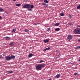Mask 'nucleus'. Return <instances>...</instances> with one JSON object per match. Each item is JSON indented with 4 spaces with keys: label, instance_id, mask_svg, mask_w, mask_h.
<instances>
[{
    "label": "nucleus",
    "instance_id": "1",
    "mask_svg": "<svg viewBox=\"0 0 80 80\" xmlns=\"http://www.w3.org/2000/svg\"><path fill=\"white\" fill-rule=\"evenodd\" d=\"M34 7L33 5H31L30 4H25L23 6V8H26L27 10L29 11H30L31 10V8L32 9Z\"/></svg>",
    "mask_w": 80,
    "mask_h": 80
},
{
    "label": "nucleus",
    "instance_id": "2",
    "mask_svg": "<svg viewBox=\"0 0 80 80\" xmlns=\"http://www.w3.org/2000/svg\"><path fill=\"white\" fill-rule=\"evenodd\" d=\"M45 65L44 63H42L41 64H38L37 66H36V69L37 70H41L42 68V67H44Z\"/></svg>",
    "mask_w": 80,
    "mask_h": 80
},
{
    "label": "nucleus",
    "instance_id": "3",
    "mask_svg": "<svg viewBox=\"0 0 80 80\" xmlns=\"http://www.w3.org/2000/svg\"><path fill=\"white\" fill-rule=\"evenodd\" d=\"M73 32L75 34H80V28L75 29L73 31Z\"/></svg>",
    "mask_w": 80,
    "mask_h": 80
},
{
    "label": "nucleus",
    "instance_id": "4",
    "mask_svg": "<svg viewBox=\"0 0 80 80\" xmlns=\"http://www.w3.org/2000/svg\"><path fill=\"white\" fill-rule=\"evenodd\" d=\"M5 59H6V60L7 61H9L12 59V58H10V57L8 56H6L5 57Z\"/></svg>",
    "mask_w": 80,
    "mask_h": 80
},
{
    "label": "nucleus",
    "instance_id": "5",
    "mask_svg": "<svg viewBox=\"0 0 80 80\" xmlns=\"http://www.w3.org/2000/svg\"><path fill=\"white\" fill-rule=\"evenodd\" d=\"M72 35H68V36L67 39L69 40H71L72 39Z\"/></svg>",
    "mask_w": 80,
    "mask_h": 80
},
{
    "label": "nucleus",
    "instance_id": "6",
    "mask_svg": "<svg viewBox=\"0 0 80 80\" xmlns=\"http://www.w3.org/2000/svg\"><path fill=\"white\" fill-rule=\"evenodd\" d=\"M60 76H61L60 74H58L55 76V77L56 78H58L60 77Z\"/></svg>",
    "mask_w": 80,
    "mask_h": 80
},
{
    "label": "nucleus",
    "instance_id": "7",
    "mask_svg": "<svg viewBox=\"0 0 80 80\" xmlns=\"http://www.w3.org/2000/svg\"><path fill=\"white\" fill-rule=\"evenodd\" d=\"M42 4L43 5L44 7H48V4H47L46 3H42Z\"/></svg>",
    "mask_w": 80,
    "mask_h": 80
},
{
    "label": "nucleus",
    "instance_id": "8",
    "mask_svg": "<svg viewBox=\"0 0 80 80\" xmlns=\"http://www.w3.org/2000/svg\"><path fill=\"white\" fill-rule=\"evenodd\" d=\"M49 40H50L49 39H46L45 40H44V42L45 43L48 42H49Z\"/></svg>",
    "mask_w": 80,
    "mask_h": 80
},
{
    "label": "nucleus",
    "instance_id": "9",
    "mask_svg": "<svg viewBox=\"0 0 80 80\" xmlns=\"http://www.w3.org/2000/svg\"><path fill=\"white\" fill-rule=\"evenodd\" d=\"M13 43L14 42H12L11 43H10V44H9V45H10V47H12L13 46Z\"/></svg>",
    "mask_w": 80,
    "mask_h": 80
},
{
    "label": "nucleus",
    "instance_id": "10",
    "mask_svg": "<svg viewBox=\"0 0 80 80\" xmlns=\"http://www.w3.org/2000/svg\"><path fill=\"white\" fill-rule=\"evenodd\" d=\"M10 58H11L12 59H15V56H14V55H12L10 57Z\"/></svg>",
    "mask_w": 80,
    "mask_h": 80
},
{
    "label": "nucleus",
    "instance_id": "11",
    "mask_svg": "<svg viewBox=\"0 0 80 80\" xmlns=\"http://www.w3.org/2000/svg\"><path fill=\"white\" fill-rule=\"evenodd\" d=\"M51 48L50 47H48V48H46L44 49V50L45 51H46L47 50H50Z\"/></svg>",
    "mask_w": 80,
    "mask_h": 80
},
{
    "label": "nucleus",
    "instance_id": "12",
    "mask_svg": "<svg viewBox=\"0 0 80 80\" xmlns=\"http://www.w3.org/2000/svg\"><path fill=\"white\" fill-rule=\"evenodd\" d=\"M33 55V54L32 53H30V54H29V55H28V57H29V58H31L32 57Z\"/></svg>",
    "mask_w": 80,
    "mask_h": 80
},
{
    "label": "nucleus",
    "instance_id": "13",
    "mask_svg": "<svg viewBox=\"0 0 80 80\" xmlns=\"http://www.w3.org/2000/svg\"><path fill=\"white\" fill-rule=\"evenodd\" d=\"M15 31H16V29L15 28H13L12 30V32L14 33L15 32Z\"/></svg>",
    "mask_w": 80,
    "mask_h": 80
},
{
    "label": "nucleus",
    "instance_id": "14",
    "mask_svg": "<svg viewBox=\"0 0 80 80\" xmlns=\"http://www.w3.org/2000/svg\"><path fill=\"white\" fill-rule=\"evenodd\" d=\"M60 30V28H56V29H55V31H59Z\"/></svg>",
    "mask_w": 80,
    "mask_h": 80
},
{
    "label": "nucleus",
    "instance_id": "15",
    "mask_svg": "<svg viewBox=\"0 0 80 80\" xmlns=\"http://www.w3.org/2000/svg\"><path fill=\"white\" fill-rule=\"evenodd\" d=\"M59 25H60V23H56V24H55V26H58Z\"/></svg>",
    "mask_w": 80,
    "mask_h": 80
},
{
    "label": "nucleus",
    "instance_id": "16",
    "mask_svg": "<svg viewBox=\"0 0 80 80\" xmlns=\"http://www.w3.org/2000/svg\"><path fill=\"white\" fill-rule=\"evenodd\" d=\"M44 2L45 3H48V2H49V1L47 0H44Z\"/></svg>",
    "mask_w": 80,
    "mask_h": 80
},
{
    "label": "nucleus",
    "instance_id": "17",
    "mask_svg": "<svg viewBox=\"0 0 80 80\" xmlns=\"http://www.w3.org/2000/svg\"><path fill=\"white\" fill-rule=\"evenodd\" d=\"M7 72H8V73H10V74H11L12 73H13V72L12 71H7Z\"/></svg>",
    "mask_w": 80,
    "mask_h": 80
},
{
    "label": "nucleus",
    "instance_id": "18",
    "mask_svg": "<svg viewBox=\"0 0 80 80\" xmlns=\"http://www.w3.org/2000/svg\"><path fill=\"white\" fill-rule=\"evenodd\" d=\"M5 39L6 40H9L10 39V38L9 37H5Z\"/></svg>",
    "mask_w": 80,
    "mask_h": 80
},
{
    "label": "nucleus",
    "instance_id": "19",
    "mask_svg": "<svg viewBox=\"0 0 80 80\" xmlns=\"http://www.w3.org/2000/svg\"><path fill=\"white\" fill-rule=\"evenodd\" d=\"M24 32H29V30H28L27 29H25L24 30Z\"/></svg>",
    "mask_w": 80,
    "mask_h": 80
},
{
    "label": "nucleus",
    "instance_id": "20",
    "mask_svg": "<svg viewBox=\"0 0 80 80\" xmlns=\"http://www.w3.org/2000/svg\"><path fill=\"white\" fill-rule=\"evenodd\" d=\"M60 15L61 16H64V14L62 12H61L60 14Z\"/></svg>",
    "mask_w": 80,
    "mask_h": 80
},
{
    "label": "nucleus",
    "instance_id": "21",
    "mask_svg": "<svg viewBox=\"0 0 80 80\" xmlns=\"http://www.w3.org/2000/svg\"><path fill=\"white\" fill-rule=\"evenodd\" d=\"M40 24V23H33V25H38V24Z\"/></svg>",
    "mask_w": 80,
    "mask_h": 80
},
{
    "label": "nucleus",
    "instance_id": "22",
    "mask_svg": "<svg viewBox=\"0 0 80 80\" xmlns=\"http://www.w3.org/2000/svg\"><path fill=\"white\" fill-rule=\"evenodd\" d=\"M3 9L2 8H0V12H1L3 11Z\"/></svg>",
    "mask_w": 80,
    "mask_h": 80
},
{
    "label": "nucleus",
    "instance_id": "23",
    "mask_svg": "<svg viewBox=\"0 0 80 80\" xmlns=\"http://www.w3.org/2000/svg\"><path fill=\"white\" fill-rule=\"evenodd\" d=\"M16 6H21L20 4H16Z\"/></svg>",
    "mask_w": 80,
    "mask_h": 80
},
{
    "label": "nucleus",
    "instance_id": "24",
    "mask_svg": "<svg viewBox=\"0 0 80 80\" xmlns=\"http://www.w3.org/2000/svg\"><path fill=\"white\" fill-rule=\"evenodd\" d=\"M80 48V46H77L75 48V49H78V48Z\"/></svg>",
    "mask_w": 80,
    "mask_h": 80
},
{
    "label": "nucleus",
    "instance_id": "25",
    "mask_svg": "<svg viewBox=\"0 0 80 80\" xmlns=\"http://www.w3.org/2000/svg\"><path fill=\"white\" fill-rule=\"evenodd\" d=\"M77 9H80V5L77 6Z\"/></svg>",
    "mask_w": 80,
    "mask_h": 80
},
{
    "label": "nucleus",
    "instance_id": "26",
    "mask_svg": "<svg viewBox=\"0 0 80 80\" xmlns=\"http://www.w3.org/2000/svg\"><path fill=\"white\" fill-rule=\"evenodd\" d=\"M50 28H48L47 29V31H50Z\"/></svg>",
    "mask_w": 80,
    "mask_h": 80
},
{
    "label": "nucleus",
    "instance_id": "27",
    "mask_svg": "<svg viewBox=\"0 0 80 80\" xmlns=\"http://www.w3.org/2000/svg\"><path fill=\"white\" fill-rule=\"evenodd\" d=\"M44 61H43L42 60L40 61V63H42V62H43Z\"/></svg>",
    "mask_w": 80,
    "mask_h": 80
},
{
    "label": "nucleus",
    "instance_id": "28",
    "mask_svg": "<svg viewBox=\"0 0 80 80\" xmlns=\"http://www.w3.org/2000/svg\"><path fill=\"white\" fill-rule=\"evenodd\" d=\"M78 74L77 73H75L74 75L75 76H76V75H78Z\"/></svg>",
    "mask_w": 80,
    "mask_h": 80
},
{
    "label": "nucleus",
    "instance_id": "29",
    "mask_svg": "<svg viewBox=\"0 0 80 80\" xmlns=\"http://www.w3.org/2000/svg\"><path fill=\"white\" fill-rule=\"evenodd\" d=\"M2 58V55H0V59H1Z\"/></svg>",
    "mask_w": 80,
    "mask_h": 80
},
{
    "label": "nucleus",
    "instance_id": "30",
    "mask_svg": "<svg viewBox=\"0 0 80 80\" xmlns=\"http://www.w3.org/2000/svg\"><path fill=\"white\" fill-rule=\"evenodd\" d=\"M68 17H69V18H71V15H69V16H68Z\"/></svg>",
    "mask_w": 80,
    "mask_h": 80
},
{
    "label": "nucleus",
    "instance_id": "31",
    "mask_svg": "<svg viewBox=\"0 0 80 80\" xmlns=\"http://www.w3.org/2000/svg\"><path fill=\"white\" fill-rule=\"evenodd\" d=\"M78 42H80V39H78Z\"/></svg>",
    "mask_w": 80,
    "mask_h": 80
},
{
    "label": "nucleus",
    "instance_id": "32",
    "mask_svg": "<svg viewBox=\"0 0 80 80\" xmlns=\"http://www.w3.org/2000/svg\"><path fill=\"white\" fill-rule=\"evenodd\" d=\"M0 20H2V17H1V16H0Z\"/></svg>",
    "mask_w": 80,
    "mask_h": 80
},
{
    "label": "nucleus",
    "instance_id": "33",
    "mask_svg": "<svg viewBox=\"0 0 80 80\" xmlns=\"http://www.w3.org/2000/svg\"><path fill=\"white\" fill-rule=\"evenodd\" d=\"M77 27H80V25H78L77 26Z\"/></svg>",
    "mask_w": 80,
    "mask_h": 80
},
{
    "label": "nucleus",
    "instance_id": "34",
    "mask_svg": "<svg viewBox=\"0 0 80 80\" xmlns=\"http://www.w3.org/2000/svg\"><path fill=\"white\" fill-rule=\"evenodd\" d=\"M49 80H52V78H50L49 79Z\"/></svg>",
    "mask_w": 80,
    "mask_h": 80
},
{
    "label": "nucleus",
    "instance_id": "35",
    "mask_svg": "<svg viewBox=\"0 0 80 80\" xmlns=\"http://www.w3.org/2000/svg\"><path fill=\"white\" fill-rule=\"evenodd\" d=\"M13 1H17V0H13Z\"/></svg>",
    "mask_w": 80,
    "mask_h": 80
},
{
    "label": "nucleus",
    "instance_id": "36",
    "mask_svg": "<svg viewBox=\"0 0 80 80\" xmlns=\"http://www.w3.org/2000/svg\"><path fill=\"white\" fill-rule=\"evenodd\" d=\"M79 61L80 62V59L79 60Z\"/></svg>",
    "mask_w": 80,
    "mask_h": 80
}]
</instances>
